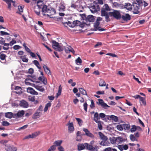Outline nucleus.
Instances as JSON below:
<instances>
[{
    "label": "nucleus",
    "instance_id": "1",
    "mask_svg": "<svg viewBox=\"0 0 151 151\" xmlns=\"http://www.w3.org/2000/svg\"><path fill=\"white\" fill-rule=\"evenodd\" d=\"M111 10V9L107 4H105L101 9V16L105 17L106 21L107 22L110 21L109 12H108L110 11Z\"/></svg>",
    "mask_w": 151,
    "mask_h": 151
},
{
    "label": "nucleus",
    "instance_id": "2",
    "mask_svg": "<svg viewBox=\"0 0 151 151\" xmlns=\"http://www.w3.org/2000/svg\"><path fill=\"white\" fill-rule=\"evenodd\" d=\"M109 16L117 20L121 18V14L120 11L113 10L112 12H109Z\"/></svg>",
    "mask_w": 151,
    "mask_h": 151
},
{
    "label": "nucleus",
    "instance_id": "3",
    "mask_svg": "<svg viewBox=\"0 0 151 151\" xmlns=\"http://www.w3.org/2000/svg\"><path fill=\"white\" fill-rule=\"evenodd\" d=\"M133 10L132 11L133 14H138L140 12V6L136 3L134 4L133 5Z\"/></svg>",
    "mask_w": 151,
    "mask_h": 151
},
{
    "label": "nucleus",
    "instance_id": "4",
    "mask_svg": "<svg viewBox=\"0 0 151 151\" xmlns=\"http://www.w3.org/2000/svg\"><path fill=\"white\" fill-rule=\"evenodd\" d=\"M47 13L46 15L48 16L51 17L52 15L55 14L56 13L55 10L52 7H49L47 10Z\"/></svg>",
    "mask_w": 151,
    "mask_h": 151
},
{
    "label": "nucleus",
    "instance_id": "5",
    "mask_svg": "<svg viewBox=\"0 0 151 151\" xmlns=\"http://www.w3.org/2000/svg\"><path fill=\"white\" fill-rule=\"evenodd\" d=\"M39 134L38 132H36L32 133V134H29L26 136L23 139H25L29 138H34L37 137Z\"/></svg>",
    "mask_w": 151,
    "mask_h": 151
},
{
    "label": "nucleus",
    "instance_id": "6",
    "mask_svg": "<svg viewBox=\"0 0 151 151\" xmlns=\"http://www.w3.org/2000/svg\"><path fill=\"white\" fill-rule=\"evenodd\" d=\"M99 24L100 23L99 22L96 21V22L94 25V30L96 31L98 30L99 31H102L105 30L104 28H101V27H99Z\"/></svg>",
    "mask_w": 151,
    "mask_h": 151
},
{
    "label": "nucleus",
    "instance_id": "7",
    "mask_svg": "<svg viewBox=\"0 0 151 151\" xmlns=\"http://www.w3.org/2000/svg\"><path fill=\"white\" fill-rule=\"evenodd\" d=\"M80 23V21L76 20L73 22H68V24L69 27H74L75 26H78V25Z\"/></svg>",
    "mask_w": 151,
    "mask_h": 151
},
{
    "label": "nucleus",
    "instance_id": "8",
    "mask_svg": "<svg viewBox=\"0 0 151 151\" xmlns=\"http://www.w3.org/2000/svg\"><path fill=\"white\" fill-rule=\"evenodd\" d=\"M24 114V111L23 110L19 111L17 114H14L13 118L17 119L22 116Z\"/></svg>",
    "mask_w": 151,
    "mask_h": 151
},
{
    "label": "nucleus",
    "instance_id": "9",
    "mask_svg": "<svg viewBox=\"0 0 151 151\" xmlns=\"http://www.w3.org/2000/svg\"><path fill=\"white\" fill-rule=\"evenodd\" d=\"M121 18L124 21L127 22L131 19V17L129 14H125L121 16Z\"/></svg>",
    "mask_w": 151,
    "mask_h": 151
},
{
    "label": "nucleus",
    "instance_id": "10",
    "mask_svg": "<svg viewBox=\"0 0 151 151\" xmlns=\"http://www.w3.org/2000/svg\"><path fill=\"white\" fill-rule=\"evenodd\" d=\"M99 102H97L98 104L101 105L104 108L106 109V107H109L110 106H108L105 103L102 99H98Z\"/></svg>",
    "mask_w": 151,
    "mask_h": 151
},
{
    "label": "nucleus",
    "instance_id": "11",
    "mask_svg": "<svg viewBox=\"0 0 151 151\" xmlns=\"http://www.w3.org/2000/svg\"><path fill=\"white\" fill-rule=\"evenodd\" d=\"M63 44L64 45V46L61 43H60V45L57 47V51L60 52L62 51H63L64 49L65 50V47H66V45L68 46L67 44L65 42H63Z\"/></svg>",
    "mask_w": 151,
    "mask_h": 151
},
{
    "label": "nucleus",
    "instance_id": "12",
    "mask_svg": "<svg viewBox=\"0 0 151 151\" xmlns=\"http://www.w3.org/2000/svg\"><path fill=\"white\" fill-rule=\"evenodd\" d=\"M5 148V150L7 151H17V150L16 147L9 145H6Z\"/></svg>",
    "mask_w": 151,
    "mask_h": 151
},
{
    "label": "nucleus",
    "instance_id": "13",
    "mask_svg": "<svg viewBox=\"0 0 151 151\" xmlns=\"http://www.w3.org/2000/svg\"><path fill=\"white\" fill-rule=\"evenodd\" d=\"M65 51L66 53H69L70 52H72L74 55H75V51L73 48L70 46H69L67 47H65Z\"/></svg>",
    "mask_w": 151,
    "mask_h": 151
},
{
    "label": "nucleus",
    "instance_id": "14",
    "mask_svg": "<svg viewBox=\"0 0 151 151\" xmlns=\"http://www.w3.org/2000/svg\"><path fill=\"white\" fill-rule=\"evenodd\" d=\"M19 105L22 107L27 108L29 106V104L26 101L23 100L20 101Z\"/></svg>",
    "mask_w": 151,
    "mask_h": 151
},
{
    "label": "nucleus",
    "instance_id": "15",
    "mask_svg": "<svg viewBox=\"0 0 151 151\" xmlns=\"http://www.w3.org/2000/svg\"><path fill=\"white\" fill-rule=\"evenodd\" d=\"M27 91L28 93L31 94L37 95L38 94V93L35 91L32 88L29 87L27 88Z\"/></svg>",
    "mask_w": 151,
    "mask_h": 151
},
{
    "label": "nucleus",
    "instance_id": "16",
    "mask_svg": "<svg viewBox=\"0 0 151 151\" xmlns=\"http://www.w3.org/2000/svg\"><path fill=\"white\" fill-rule=\"evenodd\" d=\"M67 125L68 126V130L70 133L73 132L74 130V127L73 122L67 124Z\"/></svg>",
    "mask_w": 151,
    "mask_h": 151
},
{
    "label": "nucleus",
    "instance_id": "17",
    "mask_svg": "<svg viewBox=\"0 0 151 151\" xmlns=\"http://www.w3.org/2000/svg\"><path fill=\"white\" fill-rule=\"evenodd\" d=\"M117 147L121 151H123L124 150H127L128 148V145L126 144L124 145H118Z\"/></svg>",
    "mask_w": 151,
    "mask_h": 151
},
{
    "label": "nucleus",
    "instance_id": "18",
    "mask_svg": "<svg viewBox=\"0 0 151 151\" xmlns=\"http://www.w3.org/2000/svg\"><path fill=\"white\" fill-rule=\"evenodd\" d=\"M86 20L87 21L93 22L94 20V18L93 16L92 15H89L87 17L85 16Z\"/></svg>",
    "mask_w": 151,
    "mask_h": 151
},
{
    "label": "nucleus",
    "instance_id": "19",
    "mask_svg": "<svg viewBox=\"0 0 151 151\" xmlns=\"http://www.w3.org/2000/svg\"><path fill=\"white\" fill-rule=\"evenodd\" d=\"M5 1L8 5L7 8L10 11L11 10V3L14 2V1L12 0H3Z\"/></svg>",
    "mask_w": 151,
    "mask_h": 151
},
{
    "label": "nucleus",
    "instance_id": "20",
    "mask_svg": "<svg viewBox=\"0 0 151 151\" xmlns=\"http://www.w3.org/2000/svg\"><path fill=\"white\" fill-rule=\"evenodd\" d=\"M100 145L103 146H108L110 145V143L107 140H103L99 143Z\"/></svg>",
    "mask_w": 151,
    "mask_h": 151
},
{
    "label": "nucleus",
    "instance_id": "21",
    "mask_svg": "<svg viewBox=\"0 0 151 151\" xmlns=\"http://www.w3.org/2000/svg\"><path fill=\"white\" fill-rule=\"evenodd\" d=\"M49 7H48L45 5H43L42 8V12L43 14L44 15H46V14L47 13V10Z\"/></svg>",
    "mask_w": 151,
    "mask_h": 151
},
{
    "label": "nucleus",
    "instance_id": "22",
    "mask_svg": "<svg viewBox=\"0 0 151 151\" xmlns=\"http://www.w3.org/2000/svg\"><path fill=\"white\" fill-rule=\"evenodd\" d=\"M85 143L84 144L79 143L77 145L78 150H81L85 149Z\"/></svg>",
    "mask_w": 151,
    "mask_h": 151
},
{
    "label": "nucleus",
    "instance_id": "23",
    "mask_svg": "<svg viewBox=\"0 0 151 151\" xmlns=\"http://www.w3.org/2000/svg\"><path fill=\"white\" fill-rule=\"evenodd\" d=\"M100 119L99 116V114L97 112L95 113L93 117V120L96 122H98L100 121L99 120Z\"/></svg>",
    "mask_w": 151,
    "mask_h": 151
},
{
    "label": "nucleus",
    "instance_id": "24",
    "mask_svg": "<svg viewBox=\"0 0 151 151\" xmlns=\"http://www.w3.org/2000/svg\"><path fill=\"white\" fill-rule=\"evenodd\" d=\"M43 67L46 73H48L49 75L51 74L50 69L45 65L44 64Z\"/></svg>",
    "mask_w": 151,
    "mask_h": 151
},
{
    "label": "nucleus",
    "instance_id": "25",
    "mask_svg": "<svg viewBox=\"0 0 151 151\" xmlns=\"http://www.w3.org/2000/svg\"><path fill=\"white\" fill-rule=\"evenodd\" d=\"M116 138V144H119L122 142H124L125 140L124 139H123L121 137H119Z\"/></svg>",
    "mask_w": 151,
    "mask_h": 151
},
{
    "label": "nucleus",
    "instance_id": "26",
    "mask_svg": "<svg viewBox=\"0 0 151 151\" xmlns=\"http://www.w3.org/2000/svg\"><path fill=\"white\" fill-rule=\"evenodd\" d=\"M63 142L62 140H58L55 141L53 143V145L56 146H58L59 147L61 145L62 143Z\"/></svg>",
    "mask_w": 151,
    "mask_h": 151
},
{
    "label": "nucleus",
    "instance_id": "27",
    "mask_svg": "<svg viewBox=\"0 0 151 151\" xmlns=\"http://www.w3.org/2000/svg\"><path fill=\"white\" fill-rule=\"evenodd\" d=\"M124 8L129 10H131L132 9V6L130 3H125Z\"/></svg>",
    "mask_w": 151,
    "mask_h": 151
},
{
    "label": "nucleus",
    "instance_id": "28",
    "mask_svg": "<svg viewBox=\"0 0 151 151\" xmlns=\"http://www.w3.org/2000/svg\"><path fill=\"white\" fill-rule=\"evenodd\" d=\"M139 100V102L141 105H143L144 106L146 105V102L145 98L141 96V97H140V98Z\"/></svg>",
    "mask_w": 151,
    "mask_h": 151
},
{
    "label": "nucleus",
    "instance_id": "29",
    "mask_svg": "<svg viewBox=\"0 0 151 151\" xmlns=\"http://www.w3.org/2000/svg\"><path fill=\"white\" fill-rule=\"evenodd\" d=\"M5 116L6 117L11 119L14 116V114L12 112H7L5 114Z\"/></svg>",
    "mask_w": 151,
    "mask_h": 151
},
{
    "label": "nucleus",
    "instance_id": "30",
    "mask_svg": "<svg viewBox=\"0 0 151 151\" xmlns=\"http://www.w3.org/2000/svg\"><path fill=\"white\" fill-rule=\"evenodd\" d=\"M89 8L91 12L93 13H94L97 12V9H96L95 5H93L92 6H89Z\"/></svg>",
    "mask_w": 151,
    "mask_h": 151
},
{
    "label": "nucleus",
    "instance_id": "31",
    "mask_svg": "<svg viewBox=\"0 0 151 151\" xmlns=\"http://www.w3.org/2000/svg\"><path fill=\"white\" fill-rule=\"evenodd\" d=\"M85 147L86 149L91 151V150L93 149V146L92 145H89L87 143H85Z\"/></svg>",
    "mask_w": 151,
    "mask_h": 151
},
{
    "label": "nucleus",
    "instance_id": "32",
    "mask_svg": "<svg viewBox=\"0 0 151 151\" xmlns=\"http://www.w3.org/2000/svg\"><path fill=\"white\" fill-rule=\"evenodd\" d=\"M40 112L38 111H36L33 115L32 118L34 119H36L39 118L40 117Z\"/></svg>",
    "mask_w": 151,
    "mask_h": 151
},
{
    "label": "nucleus",
    "instance_id": "33",
    "mask_svg": "<svg viewBox=\"0 0 151 151\" xmlns=\"http://www.w3.org/2000/svg\"><path fill=\"white\" fill-rule=\"evenodd\" d=\"M35 88L37 90L41 92H43L45 90L44 88L42 86L37 85L35 87Z\"/></svg>",
    "mask_w": 151,
    "mask_h": 151
},
{
    "label": "nucleus",
    "instance_id": "34",
    "mask_svg": "<svg viewBox=\"0 0 151 151\" xmlns=\"http://www.w3.org/2000/svg\"><path fill=\"white\" fill-rule=\"evenodd\" d=\"M24 8L23 6L19 5L18 6V9L19 10V12H17V13L19 14H21V12H23V9Z\"/></svg>",
    "mask_w": 151,
    "mask_h": 151
},
{
    "label": "nucleus",
    "instance_id": "35",
    "mask_svg": "<svg viewBox=\"0 0 151 151\" xmlns=\"http://www.w3.org/2000/svg\"><path fill=\"white\" fill-rule=\"evenodd\" d=\"M76 64L78 65H80L82 63V60L79 57H78L75 60Z\"/></svg>",
    "mask_w": 151,
    "mask_h": 151
},
{
    "label": "nucleus",
    "instance_id": "36",
    "mask_svg": "<svg viewBox=\"0 0 151 151\" xmlns=\"http://www.w3.org/2000/svg\"><path fill=\"white\" fill-rule=\"evenodd\" d=\"M62 91V87L60 85L59 86L58 88V93H57L56 95V97L57 98L59 96H60L61 95V93Z\"/></svg>",
    "mask_w": 151,
    "mask_h": 151
},
{
    "label": "nucleus",
    "instance_id": "37",
    "mask_svg": "<svg viewBox=\"0 0 151 151\" xmlns=\"http://www.w3.org/2000/svg\"><path fill=\"white\" fill-rule=\"evenodd\" d=\"M79 90L80 92L83 95H87V94L86 91L83 88H79Z\"/></svg>",
    "mask_w": 151,
    "mask_h": 151
},
{
    "label": "nucleus",
    "instance_id": "38",
    "mask_svg": "<svg viewBox=\"0 0 151 151\" xmlns=\"http://www.w3.org/2000/svg\"><path fill=\"white\" fill-rule=\"evenodd\" d=\"M106 85V83L105 81L103 79H101L99 83V86L101 87H103Z\"/></svg>",
    "mask_w": 151,
    "mask_h": 151
},
{
    "label": "nucleus",
    "instance_id": "39",
    "mask_svg": "<svg viewBox=\"0 0 151 151\" xmlns=\"http://www.w3.org/2000/svg\"><path fill=\"white\" fill-rule=\"evenodd\" d=\"M20 58L22 59V61L24 62L27 63L28 61V59L26 57V55L21 56Z\"/></svg>",
    "mask_w": 151,
    "mask_h": 151
},
{
    "label": "nucleus",
    "instance_id": "40",
    "mask_svg": "<svg viewBox=\"0 0 151 151\" xmlns=\"http://www.w3.org/2000/svg\"><path fill=\"white\" fill-rule=\"evenodd\" d=\"M33 63L40 70L41 69V67L39 62L37 60H34L33 61Z\"/></svg>",
    "mask_w": 151,
    "mask_h": 151
},
{
    "label": "nucleus",
    "instance_id": "41",
    "mask_svg": "<svg viewBox=\"0 0 151 151\" xmlns=\"http://www.w3.org/2000/svg\"><path fill=\"white\" fill-rule=\"evenodd\" d=\"M51 105V103L50 102L47 103L45 105V107L44 109V112H46L48 110V108L50 107Z\"/></svg>",
    "mask_w": 151,
    "mask_h": 151
},
{
    "label": "nucleus",
    "instance_id": "42",
    "mask_svg": "<svg viewBox=\"0 0 151 151\" xmlns=\"http://www.w3.org/2000/svg\"><path fill=\"white\" fill-rule=\"evenodd\" d=\"M52 46L55 49H56V48L55 47H56L57 48L60 45V44H59L58 43L54 40L52 41Z\"/></svg>",
    "mask_w": 151,
    "mask_h": 151
},
{
    "label": "nucleus",
    "instance_id": "43",
    "mask_svg": "<svg viewBox=\"0 0 151 151\" xmlns=\"http://www.w3.org/2000/svg\"><path fill=\"white\" fill-rule=\"evenodd\" d=\"M44 5L42 1H38L37 2V6L40 8H42L43 5Z\"/></svg>",
    "mask_w": 151,
    "mask_h": 151
},
{
    "label": "nucleus",
    "instance_id": "44",
    "mask_svg": "<svg viewBox=\"0 0 151 151\" xmlns=\"http://www.w3.org/2000/svg\"><path fill=\"white\" fill-rule=\"evenodd\" d=\"M111 143L112 144L116 143V137H113L112 138L110 139Z\"/></svg>",
    "mask_w": 151,
    "mask_h": 151
},
{
    "label": "nucleus",
    "instance_id": "45",
    "mask_svg": "<svg viewBox=\"0 0 151 151\" xmlns=\"http://www.w3.org/2000/svg\"><path fill=\"white\" fill-rule=\"evenodd\" d=\"M123 129L125 130H129L130 128V126L129 124H123Z\"/></svg>",
    "mask_w": 151,
    "mask_h": 151
},
{
    "label": "nucleus",
    "instance_id": "46",
    "mask_svg": "<svg viewBox=\"0 0 151 151\" xmlns=\"http://www.w3.org/2000/svg\"><path fill=\"white\" fill-rule=\"evenodd\" d=\"M110 117L115 122H117L118 120L117 117L114 115H111Z\"/></svg>",
    "mask_w": 151,
    "mask_h": 151
},
{
    "label": "nucleus",
    "instance_id": "47",
    "mask_svg": "<svg viewBox=\"0 0 151 151\" xmlns=\"http://www.w3.org/2000/svg\"><path fill=\"white\" fill-rule=\"evenodd\" d=\"M76 120L77 121L78 124L80 126H81L82 124L83 121L82 120L79 118H76Z\"/></svg>",
    "mask_w": 151,
    "mask_h": 151
},
{
    "label": "nucleus",
    "instance_id": "48",
    "mask_svg": "<svg viewBox=\"0 0 151 151\" xmlns=\"http://www.w3.org/2000/svg\"><path fill=\"white\" fill-rule=\"evenodd\" d=\"M137 127L135 125H132V128L131 129V131L132 132H134L137 129Z\"/></svg>",
    "mask_w": 151,
    "mask_h": 151
},
{
    "label": "nucleus",
    "instance_id": "49",
    "mask_svg": "<svg viewBox=\"0 0 151 151\" xmlns=\"http://www.w3.org/2000/svg\"><path fill=\"white\" fill-rule=\"evenodd\" d=\"M56 150L55 146L53 145L51 146L47 151H54Z\"/></svg>",
    "mask_w": 151,
    "mask_h": 151
},
{
    "label": "nucleus",
    "instance_id": "50",
    "mask_svg": "<svg viewBox=\"0 0 151 151\" xmlns=\"http://www.w3.org/2000/svg\"><path fill=\"white\" fill-rule=\"evenodd\" d=\"M102 45V43L100 42H98L95 45L94 47L95 48L99 47H101Z\"/></svg>",
    "mask_w": 151,
    "mask_h": 151
},
{
    "label": "nucleus",
    "instance_id": "51",
    "mask_svg": "<svg viewBox=\"0 0 151 151\" xmlns=\"http://www.w3.org/2000/svg\"><path fill=\"white\" fill-rule=\"evenodd\" d=\"M4 126H7L9 125V123L7 121H3L1 123Z\"/></svg>",
    "mask_w": 151,
    "mask_h": 151
},
{
    "label": "nucleus",
    "instance_id": "52",
    "mask_svg": "<svg viewBox=\"0 0 151 151\" xmlns=\"http://www.w3.org/2000/svg\"><path fill=\"white\" fill-rule=\"evenodd\" d=\"M98 123V127L99 129L100 130H101L102 129V126L101 125V122L100 121H99L98 122H96Z\"/></svg>",
    "mask_w": 151,
    "mask_h": 151
},
{
    "label": "nucleus",
    "instance_id": "53",
    "mask_svg": "<svg viewBox=\"0 0 151 151\" xmlns=\"http://www.w3.org/2000/svg\"><path fill=\"white\" fill-rule=\"evenodd\" d=\"M6 56V55L4 54H1L0 56V58L2 60H4L5 59Z\"/></svg>",
    "mask_w": 151,
    "mask_h": 151
},
{
    "label": "nucleus",
    "instance_id": "54",
    "mask_svg": "<svg viewBox=\"0 0 151 151\" xmlns=\"http://www.w3.org/2000/svg\"><path fill=\"white\" fill-rule=\"evenodd\" d=\"M130 139L133 141H135L137 140L135 136L132 134H131L130 135Z\"/></svg>",
    "mask_w": 151,
    "mask_h": 151
},
{
    "label": "nucleus",
    "instance_id": "55",
    "mask_svg": "<svg viewBox=\"0 0 151 151\" xmlns=\"http://www.w3.org/2000/svg\"><path fill=\"white\" fill-rule=\"evenodd\" d=\"M117 129L119 130H122L123 129V125H118L116 126Z\"/></svg>",
    "mask_w": 151,
    "mask_h": 151
},
{
    "label": "nucleus",
    "instance_id": "56",
    "mask_svg": "<svg viewBox=\"0 0 151 151\" xmlns=\"http://www.w3.org/2000/svg\"><path fill=\"white\" fill-rule=\"evenodd\" d=\"M83 106L84 107V109L85 110V111L87 112V106H88V104L87 102H85L83 105Z\"/></svg>",
    "mask_w": 151,
    "mask_h": 151
},
{
    "label": "nucleus",
    "instance_id": "57",
    "mask_svg": "<svg viewBox=\"0 0 151 151\" xmlns=\"http://www.w3.org/2000/svg\"><path fill=\"white\" fill-rule=\"evenodd\" d=\"M86 135L92 138H94V135L90 132Z\"/></svg>",
    "mask_w": 151,
    "mask_h": 151
},
{
    "label": "nucleus",
    "instance_id": "58",
    "mask_svg": "<svg viewBox=\"0 0 151 151\" xmlns=\"http://www.w3.org/2000/svg\"><path fill=\"white\" fill-rule=\"evenodd\" d=\"M82 139V137L81 136H76V140L77 141L80 142L81 141Z\"/></svg>",
    "mask_w": 151,
    "mask_h": 151
},
{
    "label": "nucleus",
    "instance_id": "59",
    "mask_svg": "<svg viewBox=\"0 0 151 151\" xmlns=\"http://www.w3.org/2000/svg\"><path fill=\"white\" fill-rule=\"evenodd\" d=\"M91 108L92 109L95 107V104L93 101V100H91V104L90 105Z\"/></svg>",
    "mask_w": 151,
    "mask_h": 151
},
{
    "label": "nucleus",
    "instance_id": "60",
    "mask_svg": "<svg viewBox=\"0 0 151 151\" xmlns=\"http://www.w3.org/2000/svg\"><path fill=\"white\" fill-rule=\"evenodd\" d=\"M106 55L111 56L113 57H117V55H115V54L111 53L110 52L107 53L106 54Z\"/></svg>",
    "mask_w": 151,
    "mask_h": 151
},
{
    "label": "nucleus",
    "instance_id": "61",
    "mask_svg": "<svg viewBox=\"0 0 151 151\" xmlns=\"http://www.w3.org/2000/svg\"><path fill=\"white\" fill-rule=\"evenodd\" d=\"M99 149V147L97 146H95L94 147L93 146V149L92 150H91V151H98V150Z\"/></svg>",
    "mask_w": 151,
    "mask_h": 151
},
{
    "label": "nucleus",
    "instance_id": "62",
    "mask_svg": "<svg viewBox=\"0 0 151 151\" xmlns=\"http://www.w3.org/2000/svg\"><path fill=\"white\" fill-rule=\"evenodd\" d=\"M0 33L1 35L2 36L6 35H10V34L8 33L3 31H1Z\"/></svg>",
    "mask_w": 151,
    "mask_h": 151
},
{
    "label": "nucleus",
    "instance_id": "63",
    "mask_svg": "<svg viewBox=\"0 0 151 151\" xmlns=\"http://www.w3.org/2000/svg\"><path fill=\"white\" fill-rule=\"evenodd\" d=\"M13 48L15 50H18L21 48V47L18 45H15L13 47Z\"/></svg>",
    "mask_w": 151,
    "mask_h": 151
},
{
    "label": "nucleus",
    "instance_id": "64",
    "mask_svg": "<svg viewBox=\"0 0 151 151\" xmlns=\"http://www.w3.org/2000/svg\"><path fill=\"white\" fill-rule=\"evenodd\" d=\"M103 151H112V148L108 147L104 149Z\"/></svg>",
    "mask_w": 151,
    "mask_h": 151
}]
</instances>
